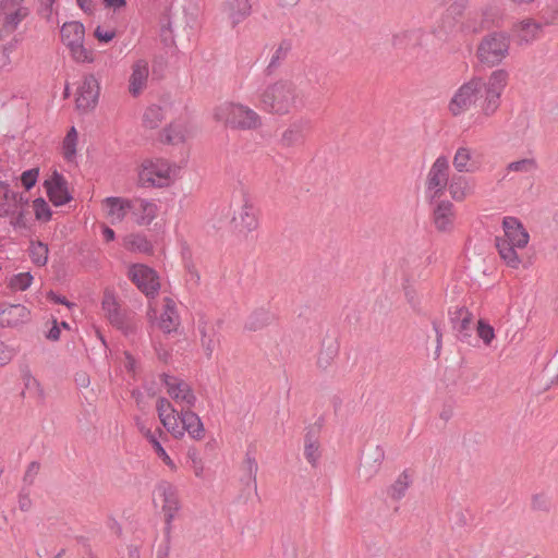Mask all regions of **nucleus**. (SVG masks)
<instances>
[{"label": "nucleus", "mask_w": 558, "mask_h": 558, "mask_svg": "<svg viewBox=\"0 0 558 558\" xmlns=\"http://www.w3.org/2000/svg\"><path fill=\"white\" fill-rule=\"evenodd\" d=\"M161 380L166 393L180 408L178 411L167 398L159 397L156 411L161 425L174 439H182L187 434L191 439L202 441L206 429L201 417L192 411L197 401L194 390L185 380L174 376L162 375Z\"/></svg>", "instance_id": "f257e3e1"}, {"label": "nucleus", "mask_w": 558, "mask_h": 558, "mask_svg": "<svg viewBox=\"0 0 558 558\" xmlns=\"http://www.w3.org/2000/svg\"><path fill=\"white\" fill-rule=\"evenodd\" d=\"M504 234L496 238V247L499 256L511 268H519L521 258L518 250L524 248L530 240L523 225L514 217H506L502 220Z\"/></svg>", "instance_id": "f03ea898"}, {"label": "nucleus", "mask_w": 558, "mask_h": 558, "mask_svg": "<svg viewBox=\"0 0 558 558\" xmlns=\"http://www.w3.org/2000/svg\"><path fill=\"white\" fill-rule=\"evenodd\" d=\"M299 94L289 80H278L268 84L259 94V107L271 114L284 116L296 106Z\"/></svg>", "instance_id": "7ed1b4c3"}, {"label": "nucleus", "mask_w": 558, "mask_h": 558, "mask_svg": "<svg viewBox=\"0 0 558 558\" xmlns=\"http://www.w3.org/2000/svg\"><path fill=\"white\" fill-rule=\"evenodd\" d=\"M178 167L165 158H146L137 168V182L143 187L163 189L172 185L178 177Z\"/></svg>", "instance_id": "20e7f679"}, {"label": "nucleus", "mask_w": 558, "mask_h": 558, "mask_svg": "<svg viewBox=\"0 0 558 558\" xmlns=\"http://www.w3.org/2000/svg\"><path fill=\"white\" fill-rule=\"evenodd\" d=\"M85 26L78 21H70L60 28V40L66 49L69 57L78 64H92L96 61V53L85 45Z\"/></svg>", "instance_id": "39448f33"}, {"label": "nucleus", "mask_w": 558, "mask_h": 558, "mask_svg": "<svg viewBox=\"0 0 558 558\" xmlns=\"http://www.w3.org/2000/svg\"><path fill=\"white\" fill-rule=\"evenodd\" d=\"M216 121L235 130H257L262 126V117L252 108L236 102H223L213 111Z\"/></svg>", "instance_id": "423d86ee"}, {"label": "nucleus", "mask_w": 558, "mask_h": 558, "mask_svg": "<svg viewBox=\"0 0 558 558\" xmlns=\"http://www.w3.org/2000/svg\"><path fill=\"white\" fill-rule=\"evenodd\" d=\"M510 46V35L502 31H495L482 37L475 56L482 64L494 68L509 57Z\"/></svg>", "instance_id": "0eeeda50"}, {"label": "nucleus", "mask_w": 558, "mask_h": 558, "mask_svg": "<svg viewBox=\"0 0 558 558\" xmlns=\"http://www.w3.org/2000/svg\"><path fill=\"white\" fill-rule=\"evenodd\" d=\"M153 504L168 526L179 518L183 507L179 489L168 481H161L156 485Z\"/></svg>", "instance_id": "6e6552de"}, {"label": "nucleus", "mask_w": 558, "mask_h": 558, "mask_svg": "<svg viewBox=\"0 0 558 558\" xmlns=\"http://www.w3.org/2000/svg\"><path fill=\"white\" fill-rule=\"evenodd\" d=\"M147 319L151 326L158 328L163 333L175 332L180 326V315L175 301L170 296L161 300V307L153 301L147 305Z\"/></svg>", "instance_id": "1a4fd4ad"}, {"label": "nucleus", "mask_w": 558, "mask_h": 558, "mask_svg": "<svg viewBox=\"0 0 558 558\" xmlns=\"http://www.w3.org/2000/svg\"><path fill=\"white\" fill-rule=\"evenodd\" d=\"M449 160L446 156H438L429 167L424 191L426 198L433 201L440 198L449 187Z\"/></svg>", "instance_id": "9d476101"}, {"label": "nucleus", "mask_w": 558, "mask_h": 558, "mask_svg": "<svg viewBox=\"0 0 558 558\" xmlns=\"http://www.w3.org/2000/svg\"><path fill=\"white\" fill-rule=\"evenodd\" d=\"M484 82L480 77H473L466 83L462 84L452 95L448 110L454 116H461L470 110L482 95Z\"/></svg>", "instance_id": "9b49d317"}, {"label": "nucleus", "mask_w": 558, "mask_h": 558, "mask_svg": "<svg viewBox=\"0 0 558 558\" xmlns=\"http://www.w3.org/2000/svg\"><path fill=\"white\" fill-rule=\"evenodd\" d=\"M509 74L506 70H495L484 83V101L482 111L485 116H492L496 112L500 104V96L507 86Z\"/></svg>", "instance_id": "f8f14e48"}, {"label": "nucleus", "mask_w": 558, "mask_h": 558, "mask_svg": "<svg viewBox=\"0 0 558 558\" xmlns=\"http://www.w3.org/2000/svg\"><path fill=\"white\" fill-rule=\"evenodd\" d=\"M128 278L148 299H154L161 287L159 275L145 264H132L128 268Z\"/></svg>", "instance_id": "ddd939ff"}, {"label": "nucleus", "mask_w": 558, "mask_h": 558, "mask_svg": "<svg viewBox=\"0 0 558 558\" xmlns=\"http://www.w3.org/2000/svg\"><path fill=\"white\" fill-rule=\"evenodd\" d=\"M100 96V82L93 73L83 75L75 89L76 108L89 112L96 108Z\"/></svg>", "instance_id": "4468645a"}, {"label": "nucleus", "mask_w": 558, "mask_h": 558, "mask_svg": "<svg viewBox=\"0 0 558 558\" xmlns=\"http://www.w3.org/2000/svg\"><path fill=\"white\" fill-rule=\"evenodd\" d=\"M259 227L258 210L255 205L248 201L244 202L236 209L231 219V229L240 238H247Z\"/></svg>", "instance_id": "2eb2a0df"}, {"label": "nucleus", "mask_w": 558, "mask_h": 558, "mask_svg": "<svg viewBox=\"0 0 558 558\" xmlns=\"http://www.w3.org/2000/svg\"><path fill=\"white\" fill-rule=\"evenodd\" d=\"M23 196L11 190L10 185L0 181V215L11 217V223L15 227H25L23 213Z\"/></svg>", "instance_id": "dca6fc26"}, {"label": "nucleus", "mask_w": 558, "mask_h": 558, "mask_svg": "<svg viewBox=\"0 0 558 558\" xmlns=\"http://www.w3.org/2000/svg\"><path fill=\"white\" fill-rule=\"evenodd\" d=\"M25 0H2L0 2V26L7 34L13 33L19 24L28 15Z\"/></svg>", "instance_id": "f3484780"}, {"label": "nucleus", "mask_w": 558, "mask_h": 558, "mask_svg": "<svg viewBox=\"0 0 558 558\" xmlns=\"http://www.w3.org/2000/svg\"><path fill=\"white\" fill-rule=\"evenodd\" d=\"M452 165L458 173H476L482 170V155L473 147L459 146L452 157Z\"/></svg>", "instance_id": "a211bd4d"}, {"label": "nucleus", "mask_w": 558, "mask_h": 558, "mask_svg": "<svg viewBox=\"0 0 558 558\" xmlns=\"http://www.w3.org/2000/svg\"><path fill=\"white\" fill-rule=\"evenodd\" d=\"M44 187L50 202L54 206H62L71 202L72 195L66 179L57 170L44 181Z\"/></svg>", "instance_id": "6ab92c4d"}, {"label": "nucleus", "mask_w": 558, "mask_h": 558, "mask_svg": "<svg viewBox=\"0 0 558 558\" xmlns=\"http://www.w3.org/2000/svg\"><path fill=\"white\" fill-rule=\"evenodd\" d=\"M543 26L537 21L526 17L515 22L511 32L518 46H527L541 37Z\"/></svg>", "instance_id": "aec40b11"}, {"label": "nucleus", "mask_w": 558, "mask_h": 558, "mask_svg": "<svg viewBox=\"0 0 558 558\" xmlns=\"http://www.w3.org/2000/svg\"><path fill=\"white\" fill-rule=\"evenodd\" d=\"M158 205L145 198H131V218L141 227L149 226L158 216Z\"/></svg>", "instance_id": "412c9836"}, {"label": "nucleus", "mask_w": 558, "mask_h": 558, "mask_svg": "<svg viewBox=\"0 0 558 558\" xmlns=\"http://www.w3.org/2000/svg\"><path fill=\"white\" fill-rule=\"evenodd\" d=\"M101 308L111 325L121 330L128 329L125 314L121 311L117 295L111 290L104 292Z\"/></svg>", "instance_id": "4be33fe9"}, {"label": "nucleus", "mask_w": 558, "mask_h": 558, "mask_svg": "<svg viewBox=\"0 0 558 558\" xmlns=\"http://www.w3.org/2000/svg\"><path fill=\"white\" fill-rule=\"evenodd\" d=\"M456 214L453 205L448 201L437 204L432 214V223L437 232L450 233L454 229Z\"/></svg>", "instance_id": "5701e85b"}, {"label": "nucleus", "mask_w": 558, "mask_h": 558, "mask_svg": "<svg viewBox=\"0 0 558 558\" xmlns=\"http://www.w3.org/2000/svg\"><path fill=\"white\" fill-rule=\"evenodd\" d=\"M105 217L110 223L121 222L131 211V199L123 197H107L101 203Z\"/></svg>", "instance_id": "b1692460"}, {"label": "nucleus", "mask_w": 558, "mask_h": 558, "mask_svg": "<svg viewBox=\"0 0 558 558\" xmlns=\"http://www.w3.org/2000/svg\"><path fill=\"white\" fill-rule=\"evenodd\" d=\"M194 125L190 118H181L172 121L167 129L163 130V141L175 145L185 142L192 136Z\"/></svg>", "instance_id": "393cba45"}, {"label": "nucleus", "mask_w": 558, "mask_h": 558, "mask_svg": "<svg viewBox=\"0 0 558 558\" xmlns=\"http://www.w3.org/2000/svg\"><path fill=\"white\" fill-rule=\"evenodd\" d=\"M448 191L453 201L463 202L475 194L476 179L463 175V173L454 175L449 183Z\"/></svg>", "instance_id": "a878e982"}, {"label": "nucleus", "mask_w": 558, "mask_h": 558, "mask_svg": "<svg viewBox=\"0 0 558 558\" xmlns=\"http://www.w3.org/2000/svg\"><path fill=\"white\" fill-rule=\"evenodd\" d=\"M149 76V65L144 59L135 61L131 65V74L129 77V93L132 96H138L147 86Z\"/></svg>", "instance_id": "bb28decb"}, {"label": "nucleus", "mask_w": 558, "mask_h": 558, "mask_svg": "<svg viewBox=\"0 0 558 558\" xmlns=\"http://www.w3.org/2000/svg\"><path fill=\"white\" fill-rule=\"evenodd\" d=\"M78 147V133L74 126H72L65 134L61 144V154L65 161L73 162L77 156Z\"/></svg>", "instance_id": "cd10ccee"}, {"label": "nucleus", "mask_w": 558, "mask_h": 558, "mask_svg": "<svg viewBox=\"0 0 558 558\" xmlns=\"http://www.w3.org/2000/svg\"><path fill=\"white\" fill-rule=\"evenodd\" d=\"M145 436L149 440L153 450L157 458L161 461V463L168 469L169 472L175 473L178 471V464L168 454L161 444L157 440L154 434L149 430L145 432Z\"/></svg>", "instance_id": "c85d7f7f"}, {"label": "nucleus", "mask_w": 558, "mask_h": 558, "mask_svg": "<svg viewBox=\"0 0 558 558\" xmlns=\"http://www.w3.org/2000/svg\"><path fill=\"white\" fill-rule=\"evenodd\" d=\"M123 246L130 252L150 253L151 243L143 234L133 233L123 239Z\"/></svg>", "instance_id": "c756f323"}, {"label": "nucleus", "mask_w": 558, "mask_h": 558, "mask_svg": "<svg viewBox=\"0 0 558 558\" xmlns=\"http://www.w3.org/2000/svg\"><path fill=\"white\" fill-rule=\"evenodd\" d=\"M304 140L303 126L299 122L290 124L281 134V144L286 147H293Z\"/></svg>", "instance_id": "7c9ffc66"}, {"label": "nucleus", "mask_w": 558, "mask_h": 558, "mask_svg": "<svg viewBox=\"0 0 558 558\" xmlns=\"http://www.w3.org/2000/svg\"><path fill=\"white\" fill-rule=\"evenodd\" d=\"M117 28L109 24H99L93 32L94 38L99 44H109L117 37Z\"/></svg>", "instance_id": "2f4dec72"}, {"label": "nucleus", "mask_w": 558, "mask_h": 558, "mask_svg": "<svg viewBox=\"0 0 558 558\" xmlns=\"http://www.w3.org/2000/svg\"><path fill=\"white\" fill-rule=\"evenodd\" d=\"M2 315L7 316L8 324H19L28 317V311L21 304L9 305L3 310Z\"/></svg>", "instance_id": "473e14b6"}, {"label": "nucleus", "mask_w": 558, "mask_h": 558, "mask_svg": "<svg viewBox=\"0 0 558 558\" xmlns=\"http://www.w3.org/2000/svg\"><path fill=\"white\" fill-rule=\"evenodd\" d=\"M476 335L486 347H489L496 338L494 327L485 319H478Z\"/></svg>", "instance_id": "72a5a7b5"}, {"label": "nucleus", "mask_w": 558, "mask_h": 558, "mask_svg": "<svg viewBox=\"0 0 558 558\" xmlns=\"http://www.w3.org/2000/svg\"><path fill=\"white\" fill-rule=\"evenodd\" d=\"M33 280L31 272H19L10 278L9 288L13 291H25L32 286Z\"/></svg>", "instance_id": "f704fd0d"}, {"label": "nucleus", "mask_w": 558, "mask_h": 558, "mask_svg": "<svg viewBox=\"0 0 558 558\" xmlns=\"http://www.w3.org/2000/svg\"><path fill=\"white\" fill-rule=\"evenodd\" d=\"M304 457L311 465H317L320 458V450L319 442L316 439L312 437L305 439Z\"/></svg>", "instance_id": "c9c22d12"}, {"label": "nucleus", "mask_w": 558, "mask_h": 558, "mask_svg": "<svg viewBox=\"0 0 558 558\" xmlns=\"http://www.w3.org/2000/svg\"><path fill=\"white\" fill-rule=\"evenodd\" d=\"M29 254L33 263L38 266L46 265L48 260V247L41 242L32 243Z\"/></svg>", "instance_id": "e433bc0d"}, {"label": "nucleus", "mask_w": 558, "mask_h": 558, "mask_svg": "<svg viewBox=\"0 0 558 558\" xmlns=\"http://www.w3.org/2000/svg\"><path fill=\"white\" fill-rule=\"evenodd\" d=\"M32 207H33V210L35 214V218L38 221L47 222L50 220L51 209H50L48 203L44 198L38 197V198L34 199Z\"/></svg>", "instance_id": "4c0bfd02"}, {"label": "nucleus", "mask_w": 558, "mask_h": 558, "mask_svg": "<svg viewBox=\"0 0 558 558\" xmlns=\"http://www.w3.org/2000/svg\"><path fill=\"white\" fill-rule=\"evenodd\" d=\"M410 485V477L407 474H400L397 480L392 483V485L389 488V495L395 498L399 499L402 496H404L408 487Z\"/></svg>", "instance_id": "58836bf2"}, {"label": "nucleus", "mask_w": 558, "mask_h": 558, "mask_svg": "<svg viewBox=\"0 0 558 558\" xmlns=\"http://www.w3.org/2000/svg\"><path fill=\"white\" fill-rule=\"evenodd\" d=\"M162 113L160 108L150 107L144 113V123L149 129H155L161 121Z\"/></svg>", "instance_id": "ea45409f"}, {"label": "nucleus", "mask_w": 558, "mask_h": 558, "mask_svg": "<svg viewBox=\"0 0 558 558\" xmlns=\"http://www.w3.org/2000/svg\"><path fill=\"white\" fill-rule=\"evenodd\" d=\"M191 470L196 478L203 480L206 475V465L204 460L197 454H190Z\"/></svg>", "instance_id": "a19ab883"}, {"label": "nucleus", "mask_w": 558, "mask_h": 558, "mask_svg": "<svg viewBox=\"0 0 558 558\" xmlns=\"http://www.w3.org/2000/svg\"><path fill=\"white\" fill-rule=\"evenodd\" d=\"M39 175V170L37 168L29 169L24 171L21 175L22 185L26 190H31L37 182Z\"/></svg>", "instance_id": "79ce46f5"}, {"label": "nucleus", "mask_w": 558, "mask_h": 558, "mask_svg": "<svg viewBox=\"0 0 558 558\" xmlns=\"http://www.w3.org/2000/svg\"><path fill=\"white\" fill-rule=\"evenodd\" d=\"M458 317L460 319V325L458 327V330L463 332L468 331L470 329V326L473 320V315L465 308H460L458 311Z\"/></svg>", "instance_id": "37998d69"}, {"label": "nucleus", "mask_w": 558, "mask_h": 558, "mask_svg": "<svg viewBox=\"0 0 558 558\" xmlns=\"http://www.w3.org/2000/svg\"><path fill=\"white\" fill-rule=\"evenodd\" d=\"M202 345L206 349L207 355H210L216 347L215 335L213 332H207L205 329L202 330L201 337Z\"/></svg>", "instance_id": "c03bdc74"}, {"label": "nucleus", "mask_w": 558, "mask_h": 558, "mask_svg": "<svg viewBox=\"0 0 558 558\" xmlns=\"http://www.w3.org/2000/svg\"><path fill=\"white\" fill-rule=\"evenodd\" d=\"M535 161L533 159H522L518 161H513L509 165V169L511 171H530L534 169Z\"/></svg>", "instance_id": "a18cd8bd"}, {"label": "nucleus", "mask_w": 558, "mask_h": 558, "mask_svg": "<svg viewBox=\"0 0 558 558\" xmlns=\"http://www.w3.org/2000/svg\"><path fill=\"white\" fill-rule=\"evenodd\" d=\"M14 354L15 352L12 348L0 341V366L8 364Z\"/></svg>", "instance_id": "49530a36"}, {"label": "nucleus", "mask_w": 558, "mask_h": 558, "mask_svg": "<svg viewBox=\"0 0 558 558\" xmlns=\"http://www.w3.org/2000/svg\"><path fill=\"white\" fill-rule=\"evenodd\" d=\"M11 63L10 49L4 45H0V70L9 66Z\"/></svg>", "instance_id": "de8ad7c7"}, {"label": "nucleus", "mask_w": 558, "mask_h": 558, "mask_svg": "<svg viewBox=\"0 0 558 558\" xmlns=\"http://www.w3.org/2000/svg\"><path fill=\"white\" fill-rule=\"evenodd\" d=\"M123 355H124L123 365H124L125 369L130 373H135L136 360L129 352H124Z\"/></svg>", "instance_id": "09e8293b"}, {"label": "nucleus", "mask_w": 558, "mask_h": 558, "mask_svg": "<svg viewBox=\"0 0 558 558\" xmlns=\"http://www.w3.org/2000/svg\"><path fill=\"white\" fill-rule=\"evenodd\" d=\"M60 326L57 322V319H53L52 327L47 332V338L52 341H57L60 338Z\"/></svg>", "instance_id": "8fccbe9b"}, {"label": "nucleus", "mask_w": 558, "mask_h": 558, "mask_svg": "<svg viewBox=\"0 0 558 558\" xmlns=\"http://www.w3.org/2000/svg\"><path fill=\"white\" fill-rule=\"evenodd\" d=\"M77 5L85 12H92L94 4L92 0H76Z\"/></svg>", "instance_id": "3c124183"}, {"label": "nucleus", "mask_w": 558, "mask_h": 558, "mask_svg": "<svg viewBox=\"0 0 558 558\" xmlns=\"http://www.w3.org/2000/svg\"><path fill=\"white\" fill-rule=\"evenodd\" d=\"M102 236H104V240L107 242L113 241L114 240V231L107 226H102Z\"/></svg>", "instance_id": "603ef678"}, {"label": "nucleus", "mask_w": 558, "mask_h": 558, "mask_svg": "<svg viewBox=\"0 0 558 558\" xmlns=\"http://www.w3.org/2000/svg\"><path fill=\"white\" fill-rule=\"evenodd\" d=\"M48 299H49V300H51V301H53V302H56V303L64 304V305H66V306H69V307H70V306H72V304H71V303H69L64 298H60V296L56 295V294H54V293H52V292H50V293L48 294Z\"/></svg>", "instance_id": "864d4df0"}, {"label": "nucleus", "mask_w": 558, "mask_h": 558, "mask_svg": "<svg viewBox=\"0 0 558 558\" xmlns=\"http://www.w3.org/2000/svg\"><path fill=\"white\" fill-rule=\"evenodd\" d=\"M107 7L120 9L125 5V0H105Z\"/></svg>", "instance_id": "5fc2aeb1"}, {"label": "nucleus", "mask_w": 558, "mask_h": 558, "mask_svg": "<svg viewBox=\"0 0 558 558\" xmlns=\"http://www.w3.org/2000/svg\"><path fill=\"white\" fill-rule=\"evenodd\" d=\"M245 463L247 465V469H248L250 473H256L257 472L258 465H257V462L255 461V459L247 458Z\"/></svg>", "instance_id": "6e6d98bb"}, {"label": "nucleus", "mask_w": 558, "mask_h": 558, "mask_svg": "<svg viewBox=\"0 0 558 558\" xmlns=\"http://www.w3.org/2000/svg\"><path fill=\"white\" fill-rule=\"evenodd\" d=\"M515 4H529L534 2L535 0H511Z\"/></svg>", "instance_id": "4d7b16f0"}, {"label": "nucleus", "mask_w": 558, "mask_h": 558, "mask_svg": "<svg viewBox=\"0 0 558 558\" xmlns=\"http://www.w3.org/2000/svg\"><path fill=\"white\" fill-rule=\"evenodd\" d=\"M59 326H60V329L61 328H64V329H69L70 328L69 324L65 323V322H62L61 324H59Z\"/></svg>", "instance_id": "13d9d810"}, {"label": "nucleus", "mask_w": 558, "mask_h": 558, "mask_svg": "<svg viewBox=\"0 0 558 558\" xmlns=\"http://www.w3.org/2000/svg\"><path fill=\"white\" fill-rule=\"evenodd\" d=\"M244 5H245V9H244V11H243V15H246V14L248 13V10H247V5H246V3H244Z\"/></svg>", "instance_id": "bf43d9fd"}, {"label": "nucleus", "mask_w": 558, "mask_h": 558, "mask_svg": "<svg viewBox=\"0 0 558 558\" xmlns=\"http://www.w3.org/2000/svg\"><path fill=\"white\" fill-rule=\"evenodd\" d=\"M50 5L54 2V0H46Z\"/></svg>", "instance_id": "052dcab7"}]
</instances>
